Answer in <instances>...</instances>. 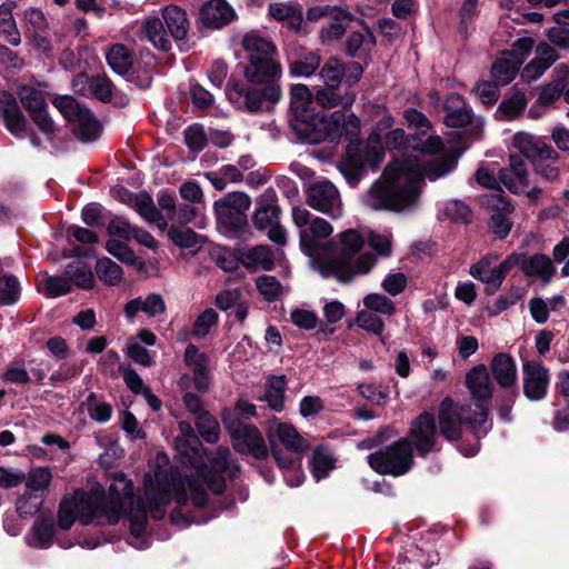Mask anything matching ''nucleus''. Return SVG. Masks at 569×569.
Returning a JSON list of instances; mask_svg holds the SVG:
<instances>
[{
	"mask_svg": "<svg viewBox=\"0 0 569 569\" xmlns=\"http://www.w3.org/2000/svg\"><path fill=\"white\" fill-rule=\"evenodd\" d=\"M403 118L415 130L411 147L421 156H437L431 160L402 157L387 164L380 178L363 196V203L376 211L405 213L415 210L421 197L425 179L435 181L448 174L456 160L443 151L440 137L435 136L429 119L417 109H407Z\"/></svg>",
	"mask_w": 569,
	"mask_h": 569,
	"instance_id": "nucleus-1",
	"label": "nucleus"
},
{
	"mask_svg": "<svg viewBox=\"0 0 569 569\" xmlns=\"http://www.w3.org/2000/svg\"><path fill=\"white\" fill-rule=\"evenodd\" d=\"M166 479L162 472L147 476L143 480L144 496L134 500L133 483L123 472L112 475L107 498L102 488L90 492L77 491L63 497L59 505L58 526L68 530L78 519L82 525H114L126 512L130 519V530L136 538L146 532L147 513L154 519H162L170 503V495L166 488L156 498L153 482L161 483Z\"/></svg>",
	"mask_w": 569,
	"mask_h": 569,
	"instance_id": "nucleus-2",
	"label": "nucleus"
},
{
	"mask_svg": "<svg viewBox=\"0 0 569 569\" xmlns=\"http://www.w3.org/2000/svg\"><path fill=\"white\" fill-rule=\"evenodd\" d=\"M179 430L183 438L177 439V446L180 447L184 443L190 446V452L182 450L181 455L184 457V463H189L192 471L190 475L184 473L183 479H177L173 475L169 476L168 472L157 469L147 476H154L156 472H162L166 479L161 482H153L156 490V498L166 488L170 495H174L176 501L179 505L186 503L189 499L196 507H203L207 502V489L214 493H221L226 487V475L229 478H236L240 471L239 466L230 459V450L224 447H219L211 457H208L209 465L204 462L203 450L193 428L189 422L181 421Z\"/></svg>",
	"mask_w": 569,
	"mask_h": 569,
	"instance_id": "nucleus-3",
	"label": "nucleus"
},
{
	"mask_svg": "<svg viewBox=\"0 0 569 569\" xmlns=\"http://www.w3.org/2000/svg\"><path fill=\"white\" fill-rule=\"evenodd\" d=\"M365 244L363 236L356 229H347L332 238L326 252L315 259L313 268L323 278H333L341 283L351 282L357 276L369 273L376 266L373 254H356Z\"/></svg>",
	"mask_w": 569,
	"mask_h": 569,
	"instance_id": "nucleus-4",
	"label": "nucleus"
},
{
	"mask_svg": "<svg viewBox=\"0 0 569 569\" xmlns=\"http://www.w3.org/2000/svg\"><path fill=\"white\" fill-rule=\"evenodd\" d=\"M241 44L247 53L243 76L252 84L263 86V94L270 102L281 98L279 80L282 74L278 49L268 38L251 31L243 36Z\"/></svg>",
	"mask_w": 569,
	"mask_h": 569,
	"instance_id": "nucleus-5",
	"label": "nucleus"
},
{
	"mask_svg": "<svg viewBox=\"0 0 569 569\" xmlns=\"http://www.w3.org/2000/svg\"><path fill=\"white\" fill-rule=\"evenodd\" d=\"M290 96L293 114L292 128L302 139L310 143H319L326 139L342 136L345 131L343 114L333 112L327 117L315 112L312 109L315 96L306 84L292 86Z\"/></svg>",
	"mask_w": 569,
	"mask_h": 569,
	"instance_id": "nucleus-6",
	"label": "nucleus"
},
{
	"mask_svg": "<svg viewBox=\"0 0 569 569\" xmlns=\"http://www.w3.org/2000/svg\"><path fill=\"white\" fill-rule=\"evenodd\" d=\"M267 436L271 455L278 467L284 471L286 482L290 487H298L305 478L301 461L303 453L310 448L308 440L291 423L279 419L269 422Z\"/></svg>",
	"mask_w": 569,
	"mask_h": 569,
	"instance_id": "nucleus-7",
	"label": "nucleus"
},
{
	"mask_svg": "<svg viewBox=\"0 0 569 569\" xmlns=\"http://www.w3.org/2000/svg\"><path fill=\"white\" fill-rule=\"evenodd\" d=\"M439 426L441 435L449 441H457L462 436L463 427H468L479 439L491 429L488 421V408L481 405H458L447 397L439 407Z\"/></svg>",
	"mask_w": 569,
	"mask_h": 569,
	"instance_id": "nucleus-8",
	"label": "nucleus"
},
{
	"mask_svg": "<svg viewBox=\"0 0 569 569\" xmlns=\"http://www.w3.org/2000/svg\"><path fill=\"white\" fill-rule=\"evenodd\" d=\"M292 221L299 228V243L301 250L315 259L319 256L320 242L327 239L333 232V227L323 218L313 217L302 207H295L292 209Z\"/></svg>",
	"mask_w": 569,
	"mask_h": 569,
	"instance_id": "nucleus-9",
	"label": "nucleus"
},
{
	"mask_svg": "<svg viewBox=\"0 0 569 569\" xmlns=\"http://www.w3.org/2000/svg\"><path fill=\"white\" fill-rule=\"evenodd\" d=\"M222 421L237 452L251 456L257 460L268 457V446L256 426L243 423L240 419L233 418L231 413H223Z\"/></svg>",
	"mask_w": 569,
	"mask_h": 569,
	"instance_id": "nucleus-10",
	"label": "nucleus"
},
{
	"mask_svg": "<svg viewBox=\"0 0 569 569\" xmlns=\"http://www.w3.org/2000/svg\"><path fill=\"white\" fill-rule=\"evenodd\" d=\"M367 459L376 472L395 477L407 473L413 465L412 448L406 438L369 455Z\"/></svg>",
	"mask_w": 569,
	"mask_h": 569,
	"instance_id": "nucleus-11",
	"label": "nucleus"
},
{
	"mask_svg": "<svg viewBox=\"0 0 569 569\" xmlns=\"http://www.w3.org/2000/svg\"><path fill=\"white\" fill-rule=\"evenodd\" d=\"M53 104L72 124L73 133L81 141L89 142L98 138L101 130L99 121L89 109L82 107L76 99L69 96L60 97L53 101Z\"/></svg>",
	"mask_w": 569,
	"mask_h": 569,
	"instance_id": "nucleus-12",
	"label": "nucleus"
},
{
	"mask_svg": "<svg viewBox=\"0 0 569 569\" xmlns=\"http://www.w3.org/2000/svg\"><path fill=\"white\" fill-rule=\"evenodd\" d=\"M385 152L380 147H352L347 150L346 157L339 164L340 172L349 184L356 186L367 169H377L383 159Z\"/></svg>",
	"mask_w": 569,
	"mask_h": 569,
	"instance_id": "nucleus-13",
	"label": "nucleus"
},
{
	"mask_svg": "<svg viewBox=\"0 0 569 569\" xmlns=\"http://www.w3.org/2000/svg\"><path fill=\"white\" fill-rule=\"evenodd\" d=\"M533 46L532 38L523 37L516 40L510 50L503 51L491 68V76L495 81L501 86L510 83L516 78L519 67L530 54Z\"/></svg>",
	"mask_w": 569,
	"mask_h": 569,
	"instance_id": "nucleus-14",
	"label": "nucleus"
},
{
	"mask_svg": "<svg viewBox=\"0 0 569 569\" xmlns=\"http://www.w3.org/2000/svg\"><path fill=\"white\" fill-rule=\"evenodd\" d=\"M307 203L332 219L342 216V202L336 186L328 180L312 183L307 191Z\"/></svg>",
	"mask_w": 569,
	"mask_h": 569,
	"instance_id": "nucleus-15",
	"label": "nucleus"
},
{
	"mask_svg": "<svg viewBox=\"0 0 569 569\" xmlns=\"http://www.w3.org/2000/svg\"><path fill=\"white\" fill-rule=\"evenodd\" d=\"M521 259V253H511L503 262L492 267L487 259L480 260L471 266L470 274L486 283V293L493 295L501 286L507 273L512 267L517 266Z\"/></svg>",
	"mask_w": 569,
	"mask_h": 569,
	"instance_id": "nucleus-16",
	"label": "nucleus"
},
{
	"mask_svg": "<svg viewBox=\"0 0 569 569\" xmlns=\"http://www.w3.org/2000/svg\"><path fill=\"white\" fill-rule=\"evenodd\" d=\"M406 439L415 447L419 456H426L437 450L438 432L435 417L422 412L410 425Z\"/></svg>",
	"mask_w": 569,
	"mask_h": 569,
	"instance_id": "nucleus-17",
	"label": "nucleus"
},
{
	"mask_svg": "<svg viewBox=\"0 0 569 569\" xmlns=\"http://www.w3.org/2000/svg\"><path fill=\"white\" fill-rule=\"evenodd\" d=\"M522 383L523 393L529 400H541L548 392L549 370L539 361L527 360L522 363Z\"/></svg>",
	"mask_w": 569,
	"mask_h": 569,
	"instance_id": "nucleus-18",
	"label": "nucleus"
},
{
	"mask_svg": "<svg viewBox=\"0 0 569 569\" xmlns=\"http://www.w3.org/2000/svg\"><path fill=\"white\" fill-rule=\"evenodd\" d=\"M511 144L531 162L537 159H556L557 151L542 139L525 131L513 134Z\"/></svg>",
	"mask_w": 569,
	"mask_h": 569,
	"instance_id": "nucleus-19",
	"label": "nucleus"
},
{
	"mask_svg": "<svg viewBox=\"0 0 569 569\" xmlns=\"http://www.w3.org/2000/svg\"><path fill=\"white\" fill-rule=\"evenodd\" d=\"M119 192L122 193L121 200L130 203L148 223L156 224L160 230L167 229V219L156 208L152 198L147 192L132 194L124 189Z\"/></svg>",
	"mask_w": 569,
	"mask_h": 569,
	"instance_id": "nucleus-20",
	"label": "nucleus"
},
{
	"mask_svg": "<svg viewBox=\"0 0 569 569\" xmlns=\"http://www.w3.org/2000/svg\"><path fill=\"white\" fill-rule=\"evenodd\" d=\"M557 50L547 42H540L536 47V57L521 71L520 77L526 82H532L540 78L557 60Z\"/></svg>",
	"mask_w": 569,
	"mask_h": 569,
	"instance_id": "nucleus-21",
	"label": "nucleus"
},
{
	"mask_svg": "<svg viewBox=\"0 0 569 569\" xmlns=\"http://www.w3.org/2000/svg\"><path fill=\"white\" fill-rule=\"evenodd\" d=\"M466 387L476 401L473 405L487 407L488 401L492 397V385L485 365L476 366L467 372Z\"/></svg>",
	"mask_w": 569,
	"mask_h": 569,
	"instance_id": "nucleus-22",
	"label": "nucleus"
},
{
	"mask_svg": "<svg viewBox=\"0 0 569 569\" xmlns=\"http://www.w3.org/2000/svg\"><path fill=\"white\" fill-rule=\"evenodd\" d=\"M509 167L499 171V179L513 193H521L529 184V172L526 162L519 156H510Z\"/></svg>",
	"mask_w": 569,
	"mask_h": 569,
	"instance_id": "nucleus-23",
	"label": "nucleus"
},
{
	"mask_svg": "<svg viewBox=\"0 0 569 569\" xmlns=\"http://www.w3.org/2000/svg\"><path fill=\"white\" fill-rule=\"evenodd\" d=\"M0 112L2 113L6 128L16 137L21 138L26 132V119L14 97L0 91Z\"/></svg>",
	"mask_w": 569,
	"mask_h": 569,
	"instance_id": "nucleus-24",
	"label": "nucleus"
},
{
	"mask_svg": "<svg viewBox=\"0 0 569 569\" xmlns=\"http://www.w3.org/2000/svg\"><path fill=\"white\" fill-rule=\"evenodd\" d=\"M280 213L274 191L268 190L258 200V207L252 218L253 224L258 230H267L280 221Z\"/></svg>",
	"mask_w": 569,
	"mask_h": 569,
	"instance_id": "nucleus-25",
	"label": "nucleus"
},
{
	"mask_svg": "<svg viewBox=\"0 0 569 569\" xmlns=\"http://www.w3.org/2000/svg\"><path fill=\"white\" fill-rule=\"evenodd\" d=\"M184 362L193 372L196 389L201 392L207 391L210 385L208 357L203 352H200L194 345H189L184 351Z\"/></svg>",
	"mask_w": 569,
	"mask_h": 569,
	"instance_id": "nucleus-26",
	"label": "nucleus"
},
{
	"mask_svg": "<svg viewBox=\"0 0 569 569\" xmlns=\"http://www.w3.org/2000/svg\"><path fill=\"white\" fill-rule=\"evenodd\" d=\"M200 17L203 24L211 28H221L230 23L236 13L224 0H209L202 6Z\"/></svg>",
	"mask_w": 569,
	"mask_h": 569,
	"instance_id": "nucleus-27",
	"label": "nucleus"
},
{
	"mask_svg": "<svg viewBox=\"0 0 569 569\" xmlns=\"http://www.w3.org/2000/svg\"><path fill=\"white\" fill-rule=\"evenodd\" d=\"M490 370L496 382L505 389L516 386L517 366L509 353L499 352L490 362Z\"/></svg>",
	"mask_w": 569,
	"mask_h": 569,
	"instance_id": "nucleus-28",
	"label": "nucleus"
},
{
	"mask_svg": "<svg viewBox=\"0 0 569 569\" xmlns=\"http://www.w3.org/2000/svg\"><path fill=\"white\" fill-rule=\"evenodd\" d=\"M162 19L173 39L182 40L187 37L189 21L184 9L176 4H169L162 9Z\"/></svg>",
	"mask_w": 569,
	"mask_h": 569,
	"instance_id": "nucleus-29",
	"label": "nucleus"
},
{
	"mask_svg": "<svg viewBox=\"0 0 569 569\" xmlns=\"http://www.w3.org/2000/svg\"><path fill=\"white\" fill-rule=\"evenodd\" d=\"M140 38L148 40L161 51H168L171 48V40L158 17H149L143 20Z\"/></svg>",
	"mask_w": 569,
	"mask_h": 569,
	"instance_id": "nucleus-30",
	"label": "nucleus"
},
{
	"mask_svg": "<svg viewBox=\"0 0 569 569\" xmlns=\"http://www.w3.org/2000/svg\"><path fill=\"white\" fill-rule=\"evenodd\" d=\"M517 266L521 267L525 274L530 277H539L545 283L549 282L555 274V268L548 256L535 254L526 258L521 254V259Z\"/></svg>",
	"mask_w": 569,
	"mask_h": 569,
	"instance_id": "nucleus-31",
	"label": "nucleus"
},
{
	"mask_svg": "<svg viewBox=\"0 0 569 569\" xmlns=\"http://www.w3.org/2000/svg\"><path fill=\"white\" fill-rule=\"evenodd\" d=\"M166 303L160 295L151 293L146 299L136 298L128 301L124 306V313L128 319H133L140 311L146 312L149 317L163 313Z\"/></svg>",
	"mask_w": 569,
	"mask_h": 569,
	"instance_id": "nucleus-32",
	"label": "nucleus"
},
{
	"mask_svg": "<svg viewBox=\"0 0 569 569\" xmlns=\"http://www.w3.org/2000/svg\"><path fill=\"white\" fill-rule=\"evenodd\" d=\"M272 250L268 246H254L239 256V262L247 269L272 270L274 264Z\"/></svg>",
	"mask_w": 569,
	"mask_h": 569,
	"instance_id": "nucleus-33",
	"label": "nucleus"
},
{
	"mask_svg": "<svg viewBox=\"0 0 569 569\" xmlns=\"http://www.w3.org/2000/svg\"><path fill=\"white\" fill-rule=\"evenodd\" d=\"M447 114L445 122L448 127L461 128L469 124L472 120L471 111L465 106L458 94H451L446 100Z\"/></svg>",
	"mask_w": 569,
	"mask_h": 569,
	"instance_id": "nucleus-34",
	"label": "nucleus"
},
{
	"mask_svg": "<svg viewBox=\"0 0 569 569\" xmlns=\"http://www.w3.org/2000/svg\"><path fill=\"white\" fill-rule=\"evenodd\" d=\"M351 20V16L339 8L332 9L330 14V21L327 26L322 27L320 31V38L323 43H329L339 40L343 37L348 24Z\"/></svg>",
	"mask_w": 569,
	"mask_h": 569,
	"instance_id": "nucleus-35",
	"label": "nucleus"
},
{
	"mask_svg": "<svg viewBox=\"0 0 569 569\" xmlns=\"http://www.w3.org/2000/svg\"><path fill=\"white\" fill-rule=\"evenodd\" d=\"M321 57L318 51H303L289 62V73L292 77H311L320 67Z\"/></svg>",
	"mask_w": 569,
	"mask_h": 569,
	"instance_id": "nucleus-36",
	"label": "nucleus"
},
{
	"mask_svg": "<svg viewBox=\"0 0 569 569\" xmlns=\"http://www.w3.org/2000/svg\"><path fill=\"white\" fill-rule=\"evenodd\" d=\"M110 68L118 74L127 76L133 64L132 52L121 43L113 44L106 53Z\"/></svg>",
	"mask_w": 569,
	"mask_h": 569,
	"instance_id": "nucleus-37",
	"label": "nucleus"
},
{
	"mask_svg": "<svg viewBox=\"0 0 569 569\" xmlns=\"http://www.w3.org/2000/svg\"><path fill=\"white\" fill-rule=\"evenodd\" d=\"M213 210L217 221L230 231L238 232L247 226V216L240 214L219 200L214 202Z\"/></svg>",
	"mask_w": 569,
	"mask_h": 569,
	"instance_id": "nucleus-38",
	"label": "nucleus"
},
{
	"mask_svg": "<svg viewBox=\"0 0 569 569\" xmlns=\"http://www.w3.org/2000/svg\"><path fill=\"white\" fill-rule=\"evenodd\" d=\"M338 87H326L319 89L315 94V101L322 108H336L341 106L342 108L350 107L355 101V93L347 92L345 96H339L336 92Z\"/></svg>",
	"mask_w": 569,
	"mask_h": 569,
	"instance_id": "nucleus-39",
	"label": "nucleus"
},
{
	"mask_svg": "<svg viewBox=\"0 0 569 569\" xmlns=\"http://www.w3.org/2000/svg\"><path fill=\"white\" fill-rule=\"evenodd\" d=\"M13 7L14 2L11 1L0 6V32L7 37L9 43L19 46L21 43V36L12 16Z\"/></svg>",
	"mask_w": 569,
	"mask_h": 569,
	"instance_id": "nucleus-40",
	"label": "nucleus"
},
{
	"mask_svg": "<svg viewBox=\"0 0 569 569\" xmlns=\"http://www.w3.org/2000/svg\"><path fill=\"white\" fill-rule=\"evenodd\" d=\"M66 276H68L71 284L74 283L81 289H91L94 286V277L91 269L81 261L69 263L66 267Z\"/></svg>",
	"mask_w": 569,
	"mask_h": 569,
	"instance_id": "nucleus-41",
	"label": "nucleus"
},
{
	"mask_svg": "<svg viewBox=\"0 0 569 569\" xmlns=\"http://www.w3.org/2000/svg\"><path fill=\"white\" fill-rule=\"evenodd\" d=\"M98 278L108 286H117L123 277L122 268L110 258H100L96 263Z\"/></svg>",
	"mask_w": 569,
	"mask_h": 569,
	"instance_id": "nucleus-42",
	"label": "nucleus"
},
{
	"mask_svg": "<svg viewBox=\"0 0 569 569\" xmlns=\"http://www.w3.org/2000/svg\"><path fill=\"white\" fill-rule=\"evenodd\" d=\"M52 481V473L48 468L37 467L31 469L28 475H26L24 483L26 490L31 493H43L49 489V486Z\"/></svg>",
	"mask_w": 569,
	"mask_h": 569,
	"instance_id": "nucleus-43",
	"label": "nucleus"
},
{
	"mask_svg": "<svg viewBox=\"0 0 569 569\" xmlns=\"http://www.w3.org/2000/svg\"><path fill=\"white\" fill-rule=\"evenodd\" d=\"M18 96L29 113L47 108L46 98L40 89L30 84H22L18 89Z\"/></svg>",
	"mask_w": 569,
	"mask_h": 569,
	"instance_id": "nucleus-44",
	"label": "nucleus"
},
{
	"mask_svg": "<svg viewBox=\"0 0 569 569\" xmlns=\"http://www.w3.org/2000/svg\"><path fill=\"white\" fill-rule=\"evenodd\" d=\"M168 234L180 248L197 251L201 247V237L190 228L172 226Z\"/></svg>",
	"mask_w": 569,
	"mask_h": 569,
	"instance_id": "nucleus-45",
	"label": "nucleus"
},
{
	"mask_svg": "<svg viewBox=\"0 0 569 569\" xmlns=\"http://www.w3.org/2000/svg\"><path fill=\"white\" fill-rule=\"evenodd\" d=\"M527 106V99L525 93L517 91L509 98L502 100L498 108V112L505 120H515L518 118Z\"/></svg>",
	"mask_w": 569,
	"mask_h": 569,
	"instance_id": "nucleus-46",
	"label": "nucleus"
},
{
	"mask_svg": "<svg viewBox=\"0 0 569 569\" xmlns=\"http://www.w3.org/2000/svg\"><path fill=\"white\" fill-rule=\"evenodd\" d=\"M256 287L259 293L269 302L279 300L284 293V288L273 276L263 274L258 277Z\"/></svg>",
	"mask_w": 569,
	"mask_h": 569,
	"instance_id": "nucleus-47",
	"label": "nucleus"
},
{
	"mask_svg": "<svg viewBox=\"0 0 569 569\" xmlns=\"http://www.w3.org/2000/svg\"><path fill=\"white\" fill-rule=\"evenodd\" d=\"M319 76L326 86L339 87L343 80V62L336 57H330L321 67Z\"/></svg>",
	"mask_w": 569,
	"mask_h": 569,
	"instance_id": "nucleus-48",
	"label": "nucleus"
},
{
	"mask_svg": "<svg viewBox=\"0 0 569 569\" xmlns=\"http://www.w3.org/2000/svg\"><path fill=\"white\" fill-rule=\"evenodd\" d=\"M40 287L42 292L49 298H58L64 296L69 293L72 289V284L68 276H47L41 280Z\"/></svg>",
	"mask_w": 569,
	"mask_h": 569,
	"instance_id": "nucleus-49",
	"label": "nucleus"
},
{
	"mask_svg": "<svg viewBox=\"0 0 569 569\" xmlns=\"http://www.w3.org/2000/svg\"><path fill=\"white\" fill-rule=\"evenodd\" d=\"M21 286L17 277L3 274L0 277V306H10L18 301Z\"/></svg>",
	"mask_w": 569,
	"mask_h": 569,
	"instance_id": "nucleus-50",
	"label": "nucleus"
},
{
	"mask_svg": "<svg viewBox=\"0 0 569 569\" xmlns=\"http://www.w3.org/2000/svg\"><path fill=\"white\" fill-rule=\"evenodd\" d=\"M229 98L231 100L234 99V96H239V98H242V104L243 107L251 112H256L262 108V101L268 100V98L263 94V89L257 90V89H248L243 90L238 87H234L232 90L229 91Z\"/></svg>",
	"mask_w": 569,
	"mask_h": 569,
	"instance_id": "nucleus-51",
	"label": "nucleus"
},
{
	"mask_svg": "<svg viewBox=\"0 0 569 569\" xmlns=\"http://www.w3.org/2000/svg\"><path fill=\"white\" fill-rule=\"evenodd\" d=\"M375 44L376 38L369 29L366 30V33L351 32L346 41V52L356 57L360 54L362 49H371Z\"/></svg>",
	"mask_w": 569,
	"mask_h": 569,
	"instance_id": "nucleus-52",
	"label": "nucleus"
},
{
	"mask_svg": "<svg viewBox=\"0 0 569 569\" xmlns=\"http://www.w3.org/2000/svg\"><path fill=\"white\" fill-rule=\"evenodd\" d=\"M197 429L201 437L210 443H214L219 439L220 427L217 419L207 411L200 413L196 421Z\"/></svg>",
	"mask_w": 569,
	"mask_h": 569,
	"instance_id": "nucleus-53",
	"label": "nucleus"
},
{
	"mask_svg": "<svg viewBox=\"0 0 569 569\" xmlns=\"http://www.w3.org/2000/svg\"><path fill=\"white\" fill-rule=\"evenodd\" d=\"M286 381L283 377H273L269 380L264 398L276 411L283 409Z\"/></svg>",
	"mask_w": 569,
	"mask_h": 569,
	"instance_id": "nucleus-54",
	"label": "nucleus"
},
{
	"mask_svg": "<svg viewBox=\"0 0 569 569\" xmlns=\"http://www.w3.org/2000/svg\"><path fill=\"white\" fill-rule=\"evenodd\" d=\"M313 477L319 481L335 468L333 458L321 449H316L310 461Z\"/></svg>",
	"mask_w": 569,
	"mask_h": 569,
	"instance_id": "nucleus-55",
	"label": "nucleus"
},
{
	"mask_svg": "<svg viewBox=\"0 0 569 569\" xmlns=\"http://www.w3.org/2000/svg\"><path fill=\"white\" fill-rule=\"evenodd\" d=\"M363 306L373 313L392 316L396 311L395 302L380 293H369L363 298Z\"/></svg>",
	"mask_w": 569,
	"mask_h": 569,
	"instance_id": "nucleus-56",
	"label": "nucleus"
},
{
	"mask_svg": "<svg viewBox=\"0 0 569 569\" xmlns=\"http://www.w3.org/2000/svg\"><path fill=\"white\" fill-rule=\"evenodd\" d=\"M128 241L122 239H109L106 243L107 251L119 259L121 262L130 266L138 263L134 252L128 247Z\"/></svg>",
	"mask_w": 569,
	"mask_h": 569,
	"instance_id": "nucleus-57",
	"label": "nucleus"
},
{
	"mask_svg": "<svg viewBox=\"0 0 569 569\" xmlns=\"http://www.w3.org/2000/svg\"><path fill=\"white\" fill-rule=\"evenodd\" d=\"M442 212L453 222L468 223L471 219V210L469 206L456 199L446 202Z\"/></svg>",
	"mask_w": 569,
	"mask_h": 569,
	"instance_id": "nucleus-58",
	"label": "nucleus"
},
{
	"mask_svg": "<svg viewBox=\"0 0 569 569\" xmlns=\"http://www.w3.org/2000/svg\"><path fill=\"white\" fill-rule=\"evenodd\" d=\"M358 391L361 397L378 406H385L389 400V389L378 383H361Z\"/></svg>",
	"mask_w": 569,
	"mask_h": 569,
	"instance_id": "nucleus-59",
	"label": "nucleus"
},
{
	"mask_svg": "<svg viewBox=\"0 0 569 569\" xmlns=\"http://www.w3.org/2000/svg\"><path fill=\"white\" fill-rule=\"evenodd\" d=\"M559 153L556 159H537L533 161L535 171L549 182H556L560 177Z\"/></svg>",
	"mask_w": 569,
	"mask_h": 569,
	"instance_id": "nucleus-60",
	"label": "nucleus"
},
{
	"mask_svg": "<svg viewBox=\"0 0 569 569\" xmlns=\"http://www.w3.org/2000/svg\"><path fill=\"white\" fill-rule=\"evenodd\" d=\"M218 322V313L214 309L209 308L206 309L202 313H200L194 320L192 327V336L196 338L206 337L210 329L214 327Z\"/></svg>",
	"mask_w": 569,
	"mask_h": 569,
	"instance_id": "nucleus-61",
	"label": "nucleus"
},
{
	"mask_svg": "<svg viewBox=\"0 0 569 569\" xmlns=\"http://www.w3.org/2000/svg\"><path fill=\"white\" fill-rule=\"evenodd\" d=\"M356 323L359 328L372 332L375 335H381L385 329L382 319L368 309L361 310L357 313Z\"/></svg>",
	"mask_w": 569,
	"mask_h": 569,
	"instance_id": "nucleus-62",
	"label": "nucleus"
},
{
	"mask_svg": "<svg viewBox=\"0 0 569 569\" xmlns=\"http://www.w3.org/2000/svg\"><path fill=\"white\" fill-rule=\"evenodd\" d=\"M88 92L100 101H108L112 96V83L107 76L90 78Z\"/></svg>",
	"mask_w": 569,
	"mask_h": 569,
	"instance_id": "nucleus-63",
	"label": "nucleus"
},
{
	"mask_svg": "<svg viewBox=\"0 0 569 569\" xmlns=\"http://www.w3.org/2000/svg\"><path fill=\"white\" fill-rule=\"evenodd\" d=\"M32 530L34 538L37 539L36 546L46 547L53 538L54 525L52 519L41 517L34 522Z\"/></svg>",
	"mask_w": 569,
	"mask_h": 569,
	"instance_id": "nucleus-64",
	"label": "nucleus"
}]
</instances>
